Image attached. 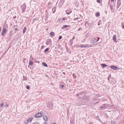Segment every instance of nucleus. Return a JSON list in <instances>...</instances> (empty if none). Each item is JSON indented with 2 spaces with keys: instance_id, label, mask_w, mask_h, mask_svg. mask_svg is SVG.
I'll return each mask as SVG.
<instances>
[{
  "instance_id": "nucleus-14",
  "label": "nucleus",
  "mask_w": 124,
  "mask_h": 124,
  "mask_svg": "<svg viewBox=\"0 0 124 124\" xmlns=\"http://www.w3.org/2000/svg\"><path fill=\"white\" fill-rule=\"evenodd\" d=\"M43 119L45 121H47V118L46 116H43Z\"/></svg>"
},
{
  "instance_id": "nucleus-23",
  "label": "nucleus",
  "mask_w": 124,
  "mask_h": 124,
  "mask_svg": "<svg viewBox=\"0 0 124 124\" xmlns=\"http://www.w3.org/2000/svg\"><path fill=\"white\" fill-rule=\"evenodd\" d=\"M27 78L24 76H23V80H27Z\"/></svg>"
},
{
  "instance_id": "nucleus-19",
  "label": "nucleus",
  "mask_w": 124,
  "mask_h": 124,
  "mask_svg": "<svg viewBox=\"0 0 124 124\" xmlns=\"http://www.w3.org/2000/svg\"><path fill=\"white\" fill-rule=\"evenodd\" d=\"M42 65L45 67H47V64L44 62H42Z\"/></svg>"
},
{
  "instance_id": "nucleus-51",
  "label": "nucleus",
  "mask_w": 124,
  "mask_h": 124,
  "mask_svg": "<svg viewBox=\"0 0 124 124\" xmlns=\"http://www.w3.org/2000/svg\"><path fill=\"white\" fill-rule=\"evenodd\" d=\"M16 18V16H14L13 17V18Z\"/></svg>"
},
{
  "instance_id": "nucleus-52",
  "label": "nucleus",
  "mask_w": 124,
  "mask_h": 124,
  "mask_svg": "<svg viewBox=\"0 0 124 124\" xmlns=\"http://www.w3.org/2000/svg\"><path fill=\"white\" fill-rule=\"evenodd\" d=\"M78 19V18H77L76 19V20H77V19Z\"/></svg>"
},
{
  "instance_id": "nucleus-36",
  "label": "nucleus",
  "mask_w": 124,
  "mask_h": 124,
  "mask_svg": "<svg viewBox=\"0 0 124 124\" xmlns=\"http://www.w3.org/2000/svg\"><path fill=\"white\" fill-rule=\"evenodd\" d=\"M3 105V103H2L1 105H0V108L2 107Z\"/></svg>"
},
{
  "instance_id": "nucleus-18",
  "label": "nucleus",
  "mask_w": 124,
  "mask_h": 124,
  "mask_svg": "<svg viewBox=\"0 0 124 124\" xmlns=\"http://www.w3.org/2000/svg\"><path fill=\"white\" fill-rule=\"evenodd\" d=\"M32 117H30L27 120V121H28V122H30L32 120Z\"/></svg>"
},
{
  "instance_id": "nucleus-34",
  "label": "nucleus",
  "mask_w": 124,
  "mask_h": 124,
  "mask_svg": "<svg viewBox=\"0 0 124 124\" xmlns=\"http://www.w3.org/2000/svg\"><path fill=\"white\" fill-rule=\"evenodd\" d=\"M24 123L25 124H27V123H28V121L27 120H25L24 121Z\"/></svg>"
},
{
  "instance_id": "nucleus-50",
  "label": "nucleus",
  "mask_w": 124,
  "mask_h": 124,
  "mask_svg": "<svg viewBox=\"0 0 124 124\" xmlns=\"http://www.w3.org/2000/svg\"><path fill=\"white\" fill-rule=\"evenodd\" d=\"M89 124H93L91 122H90L89 123Z\"/></svg>"
},
{
  "instance_id": "nucleus-1",
  "label": "nucleus",
  "mask_w": 124,
  "mask_h": 124,
  "mask_svg": "<svg viewBox=\"0 0 124 124\" xmlns=\"http://www.w3.org/2000/svg\"><path fill=\"white\" fill-rule=\"evenodd\" d=\"M6 28L5 26H4L3 27V29L1 33V35L2 36H4L6 32Z\"/></svg>"
},
{
  "instance_id": "nucleus-28",
  "label": "nucleus",
  "mask_w": 124,
  "mask_h": 124,
  "mask_svg": "<svg viewBox=\"0 0 124 124\" xmlns=\"http://www.w3.org/2000/svg\"><path fill=\"white\" fill-rule=\"evenodd\" d=\"M111 123L112 124H116V122H115L114 121H112L111 122Z\"/></svg>"
},
{
  "instance_id": "nucleus-15",
  "label": "nucleus",
  "mask_w": 124,
  "mask_h": 124,
  "mask_svg": "<svg viewBox=\"0 0 124 124\" xmlns=\"http://www.w3.org/2000/svg\"><path fill=\"white\" fill-rule=\"evenodd\" d=\"M49 35L53 36H54V33L53 32H51L49 33Z\"/></svg>"
},
{
  "instance_id": "nucleus-47",
  "label": "nucleus",
  "mask_w": 124,
  "mask_h": 124,
  "mask_svg": "<svg viewBox=\"0 0 124 124\" xmlns=\"http://www.w3.org/2000/svg\"><path fill=\"white\" fill-rule=\"evenodd\" d=\"M88 24V23H85V25H86V24Z\"/></svg>"
},
{
  "instance_id": "nucleus-11",
  "label": "nucleus",
  "mask_w": 124,
  "mask_h": 124,
  "mask_svg": "<svg viewBox=\"0 0 124 124\" xmlns=\"http://www.w3.org/2000/svg\"><path fill=\"white\" fill-rule=\"evenodd\" d=\"M116 35H114L113 37V39L114 41L116 42H117L116 41Z\"/></svg>"
},
{
  "instance_id": "nucleus-56",
  "label": "nucleus",
  "mask_w": 124,
  "mask_h": 124,
  "mask_svg": "<svg viewBox=\"0 0 124 124\" xmlns=\"http://www.w3.org/2000/svg\"><path fill=\"white\" fill-rule=\"evenodd\" d=\"M79 46H77V47H79Z\"/></svg>"
},
{
  "instance_id": "nucleus-55",
  "label": "nucleus",
  "mask_w": 124,
  "mask_h": 124,
  "mask_svg": "<svg viewBox=\"0 0 124 124\" xmlns=\"http://www.w3.org/2000/svg\"><path fill=\"white\" fill-rule=\"evenodd\" d=\"M119 1V2H120V0H118V1Z\"/></svg>"
},
{
  "instance_id": "nucleus-8",
  "label": "nucleus",
  "mask_w": 124,
  "mask_h": 124,
  "mask_svg": "<svg viewBox=\"0 0 124 124\" xmlns=\"http://www.w3.org/2000/svg\"><path fill=\"white\" fill-rule=\"evenodd\" d=\"M42 116V115L40 113H38L35 115V117L36 118H39Z\"/></svg>"
},
{
  "instance_id": "nucleus-33",
  "label": "nucleus",
  "mask_w": 124,
  "mask_h": 124,
  "mask_svg": "<svg viewBox=\"0 0 124 124\" xmlns=\"http://www.w3.org/2000/svg\"><path fill=\"white\" fill-rule=\"evenodd\" d=\"M8 106V105L6 104L4 106V107H7Z\"/></svg>"
},
{
  "instance_id": "nucleus-16",
  "label": "nucleus",
  "mask_w": 124,
  "mask_h": 124,
  "mask_svg": "<svg viewBox=\"0 0 124 124\" xmlns=\"http://www.w3.org/2000/svg\"><path fill=\"white\" fill-rule=\"evenodd\" d=\"M101 66H102V68H104V67H105L106 66H108L107 65L105 64H101Z\"/></svg>"
},
{
  "instance_id": "nucleus-42",
  "label": "nucleus",
  "mask_w": 124,
  "mask_h": 124,
  "mask_svg": "<svg viewBox=\"0 0 124 124\" xmlns=\"http://www.w3.org/2000/svg\"><path fill=\"white\" fill-rule=\"evenodd\" d=\"M61 87L62 88H63L64 87V85H61Z\"/></svg>"
},
{
  "instance_id": "nucleus-45",
  "label": "nucleus",
  "mask_w": 124,
  "mask_h": 124,
  "mask_svg": "<svg viewBox=\"0 0 124 124\" xmlns=\"http://www.w3.org/2000/svg\"><path fill=\"white\" fill-rule=\"evenodd\" d=\"M101 109H102V108H103V107L102 106H101L100 107Z\"/></svg>"
},
{
  "instance_id": "nucleus-30",
  "label": "nucleus",
  "mask_w": 124,
  "mask_h": 124,
  "mask_svg": "<svg viewBox=\"0 0 124 124\" xmlns=\"http://www.w3.org/2000/svg\"><path fill=\"white\" fill-rule=\"evenodd\" d=\"M33 60V58L32 57V56L31 55L30 57V60Z\"/></svg>"
},
{
  "instance_id": "nucleus-2",
  "label": "nucleus",
  "mask_w": 124,
  "mask_h": 124,
  "mask_svg": "<svg viewBox=\"0 0 124 124\" xmlns=\"http://www.w3.org/2000/svg\"><path fill=\"white\" fill-rule=\"evenodd\" d=\"M47 106L50 109H51L53 107V103L51 102H49L47 103Z\"/></svg>"
},
{
  "instance_id": "nucleus-10",
  "label": "nucleus",
  "mask_w": 124,
  "mask_h": 124,
  "mask_svg": "<svg viewBox=\"0 0 124 124\" xmlns=\"http://www.w3.org/2000/svg\"><path fill=\"white\" fill-rule=\"evenodd\" d=\"M111 68L112 69L114 70H116L117 69V68L116 66H111Z\"/></svg>"
},
{
  "instance_id": "nucleus-4",
  "label": "nucleus",
  "mask_w": 124,
  "mask_h": 124,
  "mask_svg": "<svg viewBox=\"0 0 124 124\" xmlns=\"http://www.w3.org/2000/svg\"><path fill=\"white\" fill-rule=\"evenodd\" d=\"M39 19V18L38 17H36L34 18L33 20L32 23H36L38 22Z\"/></svg>"
},
{
  "instance_id": "nucleus-48",
  "label": "nucleus",
  "mask_w": 124,
  "mask_h": 124,
  "mask_svg": "<svg viewBox=\"0 0 124 124\" xmlns=\"http://www.w3.org/2000/svg\"><path fill=\"white\" fill-rule=\"evenodd\" d=\"M75 37H73V38L72 39L73 40V39H75Z\"/></svg>"
},
{
  "instance_id": "nucleus-26",
  "label": "nucleus",
  "mask_w": 124,
  "mask_h": 124,
  "mask_svg": "<svg viewBox=\"0 0 124 124\" xmlns=\"http://www.w3.org/2000/svg\"><path fill=\"white\" fill-rule=\"evenodd\" d=\"M101 24V20H100L99 21V22L98 24V25H100Z\"/></svg>"
},
{
  "instance_id": "nucleus-3",
  "label": "nucleus",
  "mask_w": 124,
  "mask_h": 124,
  "mask_svg": "<svg viewBox=\"0 0 124 124\" xmlns=\"http://www.w3.org/2000/svg\"><path fill=\"white\" fill-rule=\"evenodd\" d=\"M26 7V6L25 4L22 5L21 6V8L22 9V13H23L25 11Z\"/></svg>"
},
{
  "instance_id": "nucleus-7",
  "label": "nucleus",
  "mask_w": 124,
  "mask_h": 124,
  "mask_svg": "<svg viewBox=\"0 0 124 124\" xmlns=\"http://www.w3.org/2000/svg\"><path fill=\"white\" fill-rule=\"evenodd\" d=\"M91 35V33L89 32L86 33L85 36V38H89Z\"/></svg>"
},
{
  "instance_id": "nucleus-59",
  "label": "nucleus",
  "mask_w": 124,
  "mask_h": 124,
  "mask_svg": "<svg viewBox=\"0 0 124 124\" xmlns=\"http://www.w3.org/2000/svg\"><path fill=\"white\" fill-rule=\"evenodd\" d=\"M0 30H1V27H0Z\"/></svg>"
},
{
  "instance_id": "nucleus-38",
  "label": "nucleus",
  "mask_w": 124,
  "mask_h": 124,
  "mask_svg": "<svg viewBox=\"0 0 124 124\" xmlns=\"http://www.w3.org/2000/svg\"><path fill=\"white\" fill-rule=\"evenodd\" d=\"M26 88L27 89H29L30 88V87L29 86H26Z\"/></svg>"
},
{
  "instance_id": "nucleus-20",
  "label": "nucleus",
  "mask_w": 124,
  "mask_h": 124,
  "mask_svg": "<svg viewBox=\"0 0 124 124\" xmlns=\"http://www.w3.org/2000/svg\"><path fill=\"white\" fill-rule=\"evenodd\" d=\"M68 26V25H63L62 27V29H64V28H66Z\"/></svg>"
},
{
  "instance_id": "nucleus-9",
  "label": "nucleus",
  "mask_w": 124,
  "mask_h": 124,
  "mask_svg": "<svg viewBox=\"0 0 124 124\" xmlns=\"http://www.w3.org/2000/svg\"><path fill=\"white\" fill-rule=\"evenodd\" d=\"M85 92H79V93H78L77 94V96H79L80 95H82L83 94L85 93Z\"/></svg>"
},
{
  "instance_id": "nucleus-6",
  "label": "nucleus",
  "mask_w": 124,
  "mask_h": 124,
  "mask_svg": "<svg viewBox=\"0 0 124 124\" xmlns=\"http://www.w3.org/2000/svg\"><path fill=\"white\" fill-rule=\"evenodd\" d=\"M51 42V39H47L46 41V45H48Z\"/></svg>"
},
{
  "instance_id": "nucleus-37",
  "label": "nucleus",
  "mask_w": 124,
  "mask_h": 124,
  "mask_svg": "<svg viewBox=\"0 0 124 124\" xmlns=\"http://www.w3.org/2000/svg\"><path fill=\"white\" fill-rule=\"evenodd\" d=\"M105 104H104L102 106L103 107V108H104V109H105L106 108V107L105 106Z\"/></svg>"
},
{
  "instance_id": "nucleus-54",
  "label": "nucleus",
  "mask_w": 124,
  "mask_h": 124,
  "mask_svg": "<svg viewBox=\"0 0 124 124\" xmlns=\"http://www.w3.org/2000/svg\"><path fill=\"white\" fill-rule=\"evenodd\" d=\"M114 0H111V1H114Z\"/></svg>"
},
{
  "instance_id": "nucleus-17",
  "label": "nucleus",
  "mask_w": 124,
  "mask_h": 124,
  "mask_svg": "<svg viewBox=\"0 0 124 124\" xmlns=\"http://www.w3.org/2000/svg\"><path fill=\"white\" fill-rule=\"evenodd\" d=\"M110 83L112 84H114L115 83V80L114 79H112L111 80L110 82Z\"/></svg>"
},
{
  "instance_id": "nucleus-39",
  "label": "nucleus",
  "mask_w": 124,
  "mask_h": 124,
  "mask_svg": "<svg viewBox=\"0 0 124 124\" xmlns=\"http://www.w3.org/2000/svg\"><path fill=\"white\" fill-rule=\"evenodd\" d=\"M110 8L111 9V10H113V8L112 6H111V5L110 6Z\"/></svg>"
},
{
  "instance_id": "nucleus-53",
  "label": "nucleus",
  "mask_w": 124,
  "mask_h": 124,
  "mask_svg": "<svg viewBox=\"0 0 124 124\" xmlns=\"http://www.w3.org/2000/svg\"><path fill=\"white\" fill-rule=\"evenodd\" d=\"M63 74H65V73L64 72H63Z\"/></svg>"
},
{
  "instance_id": "nucleus-40",
  "label": "nucleus",
  "mask_w": 124,
  "mask_h": 124,
  "mask_svg": "<svg viewBox=\"0 0 124 124\" xmlns=\"http://www.w3.org/2000/svg\"><path fill=\"white\" fill-rule=\"evenodd\" d=\"M82 30V28L81 27L80 28L78 29V31H79L80 30Z\"/></svg>"
},
{
  "instance_id": "nucleus-12",
  "label": "nucleus",
  "mask_w": 124,
  "mask_h": 124,
  "mask_svg": "<svg viewBox=\"0 0 124 124\" xmlns=\"http://www.w3.org/2000/svg\"><path fill=\"white\" fill-rule=\"evenodd\" d=\"M88 45H83L80 46V47H84V48H86L88 47H89Z\"/></svg>"
},
{
  "instance_id": "nucleus-35",
  "label": "nucleus",
  "mask_w": 124,
  "mask_h": 124,
  "mask_svg": "<svg viewBox=\"0 0 124 124\" xmlns=\"http://www.w3.org/2000/svg\"><path fill=\"white\" fill-rule=\"evenodd\" d=\"M62 38V36H60L59 37V38H58L59 40L61 39Z\"/></svg>"
},
{
  "instance_id": "nucleus-57",
  "label": "nucleus",
  "mask_w": 124,
  "mask_h": 124,
  "mask_svg": "<svg viewBox=\"0 0 124 124\" xmlns=\"http://www.w3.org/2000/svg\"><path fill=\"white\" fill-rule=\"evenodd\" d=\"M73 76H74H74H75V75H74V74H73Z\"/></svg>"
},
{
  "instance_id": "nucleus-46",
  "label": "nucleus",
  "mask_w": 124,
  "mask_h": 124,
  "mask_svg": "<svg viewBox=\"0 0 124 124\" xmlns=\"http://www.w3.org/2000/svg\"><path fill=\"white\" fill-rule=\"evenodd\" d=\"M44 124H47V123L46 122H45L44 123Z\"/></svg>"
},
{
  "instance_id": "nucleus-29",
  "label": "nucleus",
  "mask_w": 124,
  "mask_h": 124,
  "mask_svg": "<svg viewBox=\"0 0 124 124\" xmlns=\"http://www.w3.org/2000/svg\"><path fill=\"white\" fill-rule=\"evenodd\" d=\"M123 23H121V26H122V28L123 29H124V25H123Z\"/></svg>"
},
{
  "instance_id": "nucleus-43",
  "label": "nucleus",
  "mask_w": 124,
  "mask_h": 124,
  "mask_svg": "<svg viewBox=\"0 0 124 124\" xmlns=\"http://www.w3.org/2000/svg\"><path fill=\"white\" fill-rule=\"evenodd\" d=\"M70 42H71L72 43H73V42H72V40H70Z\"/></svg>"
},
{
  "instance_id": "nucleus-44",
  "label": "nucleus",
  "mask_w": 124,
  "mask_h": 124,
  "mask_svg": "<svg viewBox=\"0 0 124 124\" xmlns=\"http://www.w3.org/2000/svg\"><path fill=\"white\" fill-rule=\"evenodd\" d=\"M76 4L77 5V7H78V4H77V3H76Z\"/></svg>"
},
{
  "instance_id": "nucleus-25",
  "label": "nucleus",
  "mask_w": 124,
  "mask_h": 124,
  "mask_svg": "<svg viewBox=\"0 0 124 124\" xmlns=\"http://www.w3.org/2000/svg\"><path fill=\"white\" fill-rule=\"evenodd\" d=\"M49 48H47L44 50V52H47L49 50Z\"/></svg>"
},
{
  "instance_id": "nucleus-5",
  "label": "nucleus",
  "mask_w": 124,
  "mask_h": 124,
  "mask_svg": "<svg viewBox=\"0 0 124 124\" xmlns=\"http://www.w3.org/2000/svg\"><path fill=\"white\" fill-rule=\"evenodd\" d=\"M66 12L67 14L69 15L72 12V11L71 9H68L66 11Z\"/></svg>"
},
{
  "instance_id": "nucleus-22",
  "label": "nucleus",
  "mask_w": 124,
  "mask_h": 124,
  "mask_svg": "<svg viewBox=\"0 0 124 124\" xmlns=\"http://www.w3.org/2000/svg\"><path fill=\"white\" fill-rule=\"evenodd\" d=\"M117 4H118L117 7L118 8V7H119L121 5V2H119V1H118Z\"/></svg>"
},
{
  "instance_id": "nucleus-13",
  "label": "nucleus",
  "mask_w": 124,
  "mask_h": 124,
  "mask_svg": "<svg viewBox=\"0 0 124 124\" xmlns=\"http://www.w3.org/2000/svg\"><path fill=\"white\" fill-rule=\"evenodd\" d=\"M98 40L96 38L94 39L93 41V43H96L98 41Z\"/></svg>"
},
{
  "instance_id": "nucleus-58",
  "label": "nucleus",
  "mask_w": 124,
  "mask_h": 124,
  "mask_svg": "<svg viewBox=\"0 0 124 124\" xmlns=\"http://www.w3.org/2000/svg\"><path fill=\"white\" fill-rule=\"evenodd\" d=\"M53 124H56L55 123H54Z\"/></svg>"
},
{
  "instance_id": "nucleus-24",
  "label": "nucleus",
  "mask_w": 124,
  "mask_h": 124,
  "mask_svg": "<svg viewBox=\"0 0 124 124\" xmlns=\"http://www.w3.org/2000/svg\"><path fill=\"white\" fill-rule=\"evenodd\" d=\"M26 27H25L24 28V29H23V33H24L25 32V31H26Z\"/></svg>"
},
{
  "instance_id": "nucleus-32",
  "label": "nucleus",
  "mask_w": 124,
  "mask_h": 124,
  "mask_svg": "<svg viewBox=\"0 0 124 124\" xmlns=\"http://www.w3.org/2000/svg\"><path fill=\"white\" fill-rule=\"evenodd\" d=\"M97 1L98 3H100L101 2V1L100 0H97Z\"/></svg>"
},
{
  "instance_id": "nucleus-21",
  "label": "nucleus",
  "mask_w": 124,
  "mask_h": 124,
  "mask_svg": "<svg viewBox=\"0 0 124 124\" xmlns=\"http://www.w3.org/2000/svg\"><path fill=\"white\" fill-rule=\"evenodd\" d=\"M100 16V13L99 12H97L96 15V17H98Z\"/></svg>"
},
{
  "instance_id": "nucleus-41",
  "label": "nucleus",
  "mask_w": 124,
  "mask_h": 124,
  "mask_svg": "<svg viewBox=\"0 0 124 124\" xmlns=\"http://www.w3.org/2000/svg\"><path fill=\"white\" fill-rule=\"evenodd\" d=\"M65 17H63V18H62V20H64H64H65Z\"/></svg>"
},
{
  "instance_id": "nucleus-49",
  "label": "nucleus",
  "mask_w": 124,
  "mask_h": 124,
  "mask_svg": "<svg viewBox=\"0 0 124 124\" xmlns=\"http://www.w3.org/2000/svg\"><path fill=\"white\" fill-rule=\"evenodd\" d=\"M64 0H62L61 1H62H62L64 2Z\"/></svg>"
},
{
  "instance_id": "nucleus-27",
  "label": "nucleus",
  "mask_w": 124,
  "mask_h": 124,
  "mask_svg": "<svg viewBox=\"0 0 124 124\" xmlns=\"http://www.w3.org/2000/svg\"><path fill=\"white\" fill-rule=\"evenodd\" d=\"M33 64V62L31 61L29 63V64L30 65H32Z\"/></svg>"
},
{
  "instance_id": "nucleus-31",
  "label": "nucleus",
  "mask_w": 124,
  "mask_h": 124,
  "mask_svg": "<svg viewBox=\"0 0 124 124\" xmlns=\"http://www.w3.org/2000/svg\"><path fill=\"white\" fill-rule=\"evenodd\" d=\"M34 124H40L39 122H35Z\"/></svg>"
}]
</instances>
